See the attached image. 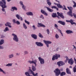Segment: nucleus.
<instances>
[{"instance_id": "obj_7", "label": "nucleus", "mask_w": 76, "mask_h": 76, "mask_svg": "<svg viewBox=\"0 0 76 76\" xmlns=\"http://www.w3.org/2000/svg\"><path fill=\"white\" fill-rule=\"evenodd\" d=\"M28 62L29 63H30V64H32V63H34V64L35 65V66H37V60L35 59L34 61H29Z\"/></svg>"}, {"instance_id": "obj_55", "label": "nucleus", "mask_w": 76, "mask_h": 76, "mask_svg": "<svg viewBox=\"0 0 76 76\" xmlns=\"http://www.w3.org/2000/svg\"><path fill=\"white\" fill-rule=\"evenodd\" d=\"M58 31L59 32H60V33H61V30H60V29H58Z\"/></svg>"}, {"instance_id": "obj_17", "label": "nucleus", "mask_w": 76, "mask_h": 76, "mask_svg": "<svg viewBox=\"0 0 76 76\" xmlns=\"http://www.w3.org/2000/svg\"><path fill=\"white\" fill-rule=\"evenodd\" d=\"M31 37L34 39H37V35H36V34H32L31 35Z\"/></svg>"}, {"instance_id": "obj_38", "label": "nucleus", "mask_w": 76, "mask_h": 76, "mask_svg": "<svg viewBox=\"0 0 76 76\" xmlns=\"http://www.w3.org/2000/svg\"><path fill=\"white\" fill-rule=\"evenodd\" d=\"M38 36H39V37H40V38H43V36H42V34H41V33H39Z\"/></svg>"}, {"instance_id": "obj_52", "label": "nucleus", "mask_w": 76, "mask_h": 76, "mask_svg": "<svg viewBox=\"0 0 76 76\" xmlns=\"http://www.w3.org/2000/svg\"><path fill=\"white\" fill-rule=\"evenodd\" d=\"M66 61H65V62H67V61L69 60V58H68L67 57H66Z\"/></svg>"}, {"instance_id": "obj_8", "label": "nucleus", "mask_w": 76, "mask_h": 76, "mask_svg": "<svg viewBox=\"0 0 76 76\" xmlns=\"http://www.w3.org/2000/svg\"><path fill=\"white\" fill-rule=\"evenodd\" d=\"M57 63L58 66L59 67L61 66H63V65H64V64H65L64 62L62 61H59Z\"/></svg>"}, {"instance_id": "obj_28", "label": "nucleus", "mask_w": 76, "mask_h": 76, "mask_svg": "<svg viewBox=\"0 0 76 76\" xmlns=\"http://www.w3.org/2000/svg\"><path fill=\"white\" fill-rule=\"evenodd\" d=\"M46 1L47 2L49 6H50L51 4V3L50 2V1L49 0H46Z\"/></svg>"}, {"instance_id": "obj_31", "label": "nucleus", "mask_w": 76, "mask_h": 76, "mask_svg": "<svg viewBox=\"0 0 76 76\" xmlns=\"http://www.w3.org/2000/svg\"><path fill=\"white\" fill-rule=\"evenodd\" d=\"M32 69L33 71H35V70H36V67L34 66V65H33L32 66Z\"/></svg>"}, {"instance_id": "obj_15", "label": "nucleus", "mask_w": 76, "mask_h": 76, "mask_svg": "<svg viewBox=\"0 0 76 76\" xmlns=\"http://www.w3.org/2000/svg\"><path fill=\"white\" fill-rule=\"evenodd\" d=\"M68 63L70 64V65H72L73 64V60L72 59H70L68 60Z\"/></svg>"}, {"instance_id": "obj_2", "label": "nucleus", "mask_w": 76, "mask_h": 76, "mask_svg": "<svg viewBox=\"0 0 76 76\" xmlns=\"http://www.w3.org/2000/svg\"><path fill=\"white\" fill-rule=\"evenodd\" d=\"M60 57V55L59 54H56L53 56L52 60L53 61L55 60H58V58Z\"/></svg>"}, {"instance_id": "obj_41", "label": "nucleus", "mask_w": 76, "mask_h": 76, "mask_svg": "<svg viewBox=\"0 0 76 76\" xmlns=\"http://www.w3.org/2000/svg\"><path fill=\"white\" fill-rule=\"evenodd\" d=\"M55 38H56V39H58L59 38V36H58V35L57 34H56L55 35Z\"/></svg>"}, {"instance_id": "obj_25", "label": "nucleus", "mask_w": 76, "mask_h": 76, "mask_svg": "<svg viewBox=\"0 0 76 76\" xmlns=\"http://www.w3.org/2000/svg\"><path fill=\"white\" fill-rule=\"evenodd\" d=\"M26 15L28 16H33V13L31 12H28L26 13Z\"/></svg>"}, {"instance_id": "obj_9", "label": "nucleus", "mask_w": 76, "mask_h": 76, "mask_svg": "<svg viewBox=\"0 0 76 76\" xmlns=\"http://www.w3.org/2000/svg\"><path fill=\"white\" fill-rule=\"evenodd\" d=\"M57 14L58 16L61 17V18H62V19H64V16L63 15V13L61 12L59 13V12H57Z\"/></svg>"}, {"instance_id": "obj_26", "label": "nucleus", "mask_w": 76, "mask_h": 76, "mask_svg": "<svg viewBox=\"0 0 76 76\" xmlns=\"http://www.w3.org/2000/svg\"><path fill=\"white\" fill-rule=\"evenodd\" d=\"M20 4L21 6L22 5V8L24 9V10H25V6H24V5H23V2L22 1H20Z\"/></svg>"}, {"instance_id": "obj_37", "label": "nucleus", "mask_w": 76, "mask_h": 76, "mask_svg": "<svg viewBox=\"0 0 76 76\" xmlns=\"http://www.w3.org/2000/svg\"><path fill=\"white\" fill-rule=\"evenodd\" d=\"M0 72H2L3 73H4V74H6V72H4V71H3V70L2 69H1V68H0Z\"/></svg>"}, {"instance_id": "obj_11", "label": "nucleus", "mask_w": 76, "mask_h": 76, "mask_svg": "<svg viewBox=\"0 0 76 76\" xmlns=\"http://www.w3.org/2000/svg\"><path fill=\"white\" fill-rule=\"evenodd\" d=\"M39 60L40 61V64H44V60L41 57H39L38 58Z\"/></svg>"}, {"instance_id": "obj_22", "label": "nucleus", "mask_w": 76, "mask_h": 76, "mask_svg": "<svg viewBox=\"0 0 76 76\" xmlns=\"http://www.w3.org/2000/svg\"><path fill=\"white\" fill-rule=\"evenodd\" d=\"M67 15H68L69 16L73 17V15H72V11H70L67 12Z\"/></svg>"}, {"instance_id": "obj_51", "label": "nucleus", "mask_w": 76, "mask_h": 76, "mask_svg": "<svg viewBox=\"0 0 76 76\" xmlns=\"http://www.w3.org/2000/svg\"><path fill=\"white\" fill-rule=\"evenodd\" d=\"M24 54H27L28 53V52L27 51H25L24 52Z\"/></svg>"}, {"instance_id": "obj_59", "label": "nucleus", "mask_w": 76, "mask_h": 76, "mask_svg": "<svg viewBox=\"0 0 76 76\" xmlns=\"http://www.w3.org/2000/svg\"><path fill=\"white\" fill-rule=\"evenodd\" d=\"M56 10H57L58 11V8H56Z\"/></svg>"}, {"instance_id": "obj_14", "label": "nucleus", "mask_w": 76, "mask_h": 76, "mask_svg": "<svg viewBox=\"0 0 76 76\" xmlns=\"http://www.w3.org/2000/svg\"><path fill=\"white\" fill-rule=\"evenodd\" d=\"M38 26H37L38 27H43V28H45V26L42 23H38Z\"/></svg>"}, {"instance_id": "obj_19", "label": "nucleus", "mask_w": 76, "mask_h": 76, "mask_svg": "<svg viewBox=\"0 0 76 76\" xmlns=\"http://www.w3.org/2000/svg\"><path fill=\"white\" fill-rule=\"evenodd\" d=\"M58 22L59 23L61 24V25H62L64 26L65 25V22L59 20L58 21Z\"/></svg>"}, {"instance_id": "obj_56", "label": "nucleus", "mask_w": 76, "mask_h": 76, "mask_svg": "<svg viewBox=\"0 0 76 76\" xmlns=\"http://www.w3.org/2000/svg\"><path fill=\"white\" fill-rule=\"evenodd\" d=\"M54 4H55V5H57V4H56V3H54Z\"/></svg>"}, {"instance_id": "obj_44", "label": "nucleus", "mask_w": 76, "mask_h": 76, "mask_svg": "<svg viewBox=\"0 0 76 76\" xmlns=\"http://www.w3.org/2000/svg\"><path fill=\"white\" fill-rule=\"evenodd\" d=\"M25 23H27V24H28V25H29V22L27 21L26 20H25Z\"/></svg>"}, {"instance_id": "obj_49", "label": "nucleus", "mask_w": 76, "mask_h": 76, "mask_svg": "<svg viewBox=\"0 0 76 76\" xmlns=\"http://www.w3.org/2000/svg\"><path fill=\"white\" fill-rule=\"evenodd\" d=\"M73 15L74 16V18H75V19H76V14L73 13Z\"/></svg>"}, {"instance_id": "obj_27", "label": "nucleus", "mask_w": 76, "mask_h": 76, "mask_svg": "<svg viewBox=\"0 0 76 76\" xmlns=\"http://www.w3.org/2000/svg\"><path fill=\"white\" fill-rule=\"evenodd\" d=\"M57 6L58 7V8H60L61 9H62V8L63 7V6H62V5H61L59 4H57Z\"/></svg>"}, {"instance_id": "obj_64", "label": "nucleus", "mask_w": 76, "mask_h": 76, "mask_svg": "<svg viewBox=\"0 0 76 76\" xmlns=\"http://www.w3.org/2000/svg\"><path fill=\"white\" fill-rule=\"evenodd\" d=\"M57 2H58V3H60V1H57Z\"/></svg>"}, {"instance_id": "obj_54", "label": "nucleus", "mask_w": 76, "mask_h": 76, "mask_svg": "<svg viewBox=\"0 0 76 76\" xmlns=\"http://www.w3.org/2000/svg\"><path fill=\"white\" fill-rule=\"evenodd\" d=\"M55 26L56 27V28H57L58 27V26L56 24H55Z\"/></svg>"}, {"instance_id": "obj_16", "label": "nucleus", "mask_w": 76, "mask_h": 76, "mask_svg": "<svg viewBox=\"0 0 76 76\" xmlns=\"http://www.w3.org/2000/svg\"><path fill=\"white\" fill-rule=\"evenodd\" d=\"M45 8L46 7V8L47 10H48V11H49V12H51V13L53 12V9H50V8L47 7H45Z\"/></svg>"}, {"instance_id": "obj_32", "label": "nucleus", "mask_w": 76, "mask_h": 76, "mask_svg": "<svg viewBox=\"0 0 76 76\" xmlns=\"http://www.w3.org/2000/svg\"><path fill=\"white\" fill-rule=\"evenodd\" d=\"M4 43V39H2L0 41V45H2Z\"/></svg>"}, {"instance_id": "obj_29", "label": "nucleus", "mask_w": 76, "mask_h": 76, "mask_svg": "<svg viewBox=\"0 0 76 76\" xmlns=\"http://www.w3.org/2000/svg\"><path fill=\"white\" fill-rule=\"evenodd\" d=\"M12 9L13 10H11L12 11H14L15 10H18V9H17V8H16V7H12Z\"/></svg>"}, {"instance_id": "obj_1", "label": "nucleus", "mask_w": 76, "mask_h": 76, "mask_svg": "<svg viewBox=\"0 0 76 76\" xmlns=\"http://www.w3.org/2000/svg\"><path fill=\"white\" fill-rule=\"evenodd\" d=\"M1 0L3 3L1 1H0V6L2 8V11H3V12H4V14H5L6 13V11H5V9H4V8L7 7V6L6 5V1H5L4 0Z\"/></svg>"}, {"instance_id": "obj_23", "label": "nucleus", "mask_w": 76, "mask_h": 76, "mask_svg": "<svg viewBox=\"0 0 76 76\" xmlns=\"http://www.w3.org/2000/svg\"><path fill=\"white\" fill-rule=\"evenodd\" d=\"M66 32L67 34H72V33H73V31L70 30H67L66 31Z\"/></svg>"}, {"instance_id": "obj_40", "label": "nucleus", "mask_w": 76, "mask_h": 76, "mask_svg": "<svg viewBox=\"0 0 76 76\" xmlns=\"http://www.w3.org/2000/svg\"><path fill=\"white\" fill-rule=\"evenodd\" d=\"M73 1V3L74 4V5L73 6V7L75 8V7H76V2H75V1Z\"/></svg>"}, {"instance_id": "obj_3", "label": "nucleus", "mask_w": 76, "mask_h": 76, "mask_svg": "<svg viewBox=\"0 0 76 76\" xmlns=\"http://www.w3.org/2000/svg\"><path fill=\"white\" fill-rule=\"evenodd\" d=\"M28 72H29V73L30 74H32L33 76H38V73H36V74L34 73V72L31 69V67H29V69L28 70Z\"/></svg>"}, {"instance_id": "obj_62", "label": "nucleus", "mask_w": 76, "mask_h": 76, "mask_svg": "<svg viewBox=\"0 0 76 76\" xmlns=\"http://www.w3.org/2000/svg\"><path fill=\"white\" fill-rule=\"evenodd\" d=\"M61 34L62 36H63V33H61Z\"/></svg>"}, {"instance_id": "obj_33", "label": "nucleus", "mask_w": 76, "mask_h": 76, "mask_svg": "<svg viewBox=\"0 0 76 76\" xmlns=\"http://www.w3.org/2000/svg\"><path fill=\"white\" fill-rule=\"evenodd\" d=\"M67 8L69 10V11H72V10H73V8L71 7H67Z\"/></svg>"}, {"instance_id": "obj_61", "label": "nucleus", "mask_w": 76, "mask_h": 76, "mask_svg": "<svg viewBox=\"0 0 76 76\" xmlns=\"http://www.w3.org/2000/svg\"><path fill=\"white\" fill-rule=\"evenodd\" d=\"M7 0V1H8V2H9V1H10L11 0Z\"/></svg>"}, {"instance_id": "obj_10", "label": "nucleus", "mask_w": 76, "mask_h": 76, "mask_svg": "<svg viewBox=\"0 0 76 76\" xmlns=\"http://www.w3.org/2000/svg\"><path fill=\"white\" fill-rule=\"evenodd\" d=\"M66 21L67 22H70V23H71V25L75 24V26L76 25V23L74 22L72 19H71L70 20H66Z\"/></svg>"}, {"instance_id": "obj_42", "label": "nucleus", "mask_w": 76, "mask_h": 76, "mask_svg": "<svg viewBox=\"0 0 76 76\" xmlns=\"http://www.w3.org/2000/svg\"><path fill=\"white\" fill-rule=\"evenodd\" d=\"M73 70L74 73L76 72V67H74L73 69Z\"/></svg>"}, {"instance_id": "obj_12", "label": "nucleus", "mask_w": 76, "mask_h": 76, "mask_svg": "<svg viewBox=\"0 0 76 76\" xmlns=\"http://www.w3.org/2000/svg\"><path fill=\"white\" fill-rule=\"evenodd\" d=\"M36 44L37 46H39V47H42L43 45L42 43L41 42H36Z\"/></svg>"}, {"instance_id": "obj_18", "label": "nucleus", "mask_w": 76, "mask_h": 76, "mask_svg": "<svg viewBox=\"0 0 76 76\" xmlns=\"http://www.w3.org/2000/svg\"><path fill=\"white\" fill-rule=\"evenodd\" d=\"M41 12L43 14H44L45 16H48V14H47V13L45 12V11L44 10H41Z\"/></svg>"}, {"instance_id": "obj_6", "label": "nucleus", "mask_w": 76, "mask_h": 76, "mask_svg": "<svg viewBox=\"0 0 76 76\" xmlns=\"http://www.w3.org/2000/svg\"><path fill=\"white\" fill-rule=\"evenodd\" d=\"M43 42L46 45L47 47H49V44H51L52 42H50V41H46L44 40H43Z\"/></svg>"}, {"instance_id": "obj_45", "label": "nucleus", "mask_w": 76, "mask_h": 76, "mask_svg": "<svg viewBox=\"0 0 76 76\" xmlns=\"http://www.w3.org/2000/svg\"><path fill=\"white\" fill-rule=\"evenodd\" d=\"M52 9H57V7L56 6H52L51 7Z\"/></svg>"}, {"instance_id": "obj_63", "label": "nucleus", "mask_w": 76, "mask_h": 76, "mask_svg": "<svg viewBox=\"0 0 76 76\" xmlns=\"http://www.w3.org/2000/svg\"><path fill=\"white\" fill-rule=\"evenodd\" d=\"M69 67L70 68H71V69H72V66H69Z\"/></svg>"}, {"instance_id": "obj_36", "label": "nucleus", "mask_w": 76, "mask_h": 76, "mask_svg": "<svg viewBox=\"0 0 76 76\" xmlns=\"http://www.w3.org/2000/svg\"><path fill=\"white\" fill-rule=\"evenodd\" d=\"M23 26L25 29H27V26H26L25 23H23Z\"/></svg>"}, {"instance_id": "obj_50", "label": "nucleus", "mask_w": 76, "mask_h": 76, "mask_svg": "<svg viewBox=\"0 0 76 76\" xmlns=\"http://www.w3.org/2000/svg\"><path fill=\"white\" fill-rule=\"evenodd\" d=\"M32 27L33 28V29L34 30H35V29H37V28L35 27V26L34 25Z\"/></svg>"}, {"instance_id": "obj_47", "label": "nucleus", "mask_w": 76, "mask_h": 76, "mask_svg": "<svg viewBox=\"0 0 76 76\" xmlns=\"http://www.w3.org/2000/svg\"><path fill=\"white\" fill-rule=\"evenodd\" d=\"M47 32L48 34H50V31H49V29H47Z\"/></svg>"}, {"instance_id": "obj_57", "label": "nucleus", "mask_w": 76, "mask_h": 76, "mask_svg": "<svg viewBox=\"0 0 76 76\" xmlns=\"http://www.w3.org/2000/svg\"><path fill=\"white\" fill-rule=\"evenodd\" d=\"M59 49V48H56V51H58V50Z\"/></svg>"}, {"instance_id": "obj_58", "label": "nucleus", "mask_w": 76, "mask_h": 76, "mask_svg": "<svg viewBox=\"0 0 76 76\" xmlns=\"http://www.w3.org/2000/svg\"><path fill=\"white\" fill-rule=\"evenodd\" d=\"M57 18H58L59 19H60V18L59 16H57Z\"/></svg>"}, {"instance_id": "obj_53", "label": "nucleus", "mask_w": 76, "mask_h": 76, "mask_svg": "<svg viewBox=\"0 0 76 76\" xmlns=\"http://www.w3.org/2000/svg\"><path fill=\"white\" fill-rule=\"evenodd\" d=\"M4 48H3V47L1 46H0V49H3Z\"/></svg>"}, {"instance_id": "obj_34", "label": "nucleus", "mask_w": 76, "mask_h": 76, "mask_svg": "<svg viewBox=\"0 0 76 76\" xmlns=\"http://www.w3.org/2000/svg\"><path fill=\"white\" fill-rule=\"evenodd\" d=\"M66 75V72H62L60 74L61 76H64V75Z\"/></svg>"}, {"instance_id": "obj_30", "label": "nucleus", "mask_w": 76, "mask_h": 76, "mask_svg": "<svg viewBox=\"0 0 76 76\" xmlns=\"http://www.w3.org/2000/svg\"><path fill=\"white\" fill-rule=\"evenodd\" d=\"M52 16L53 18H56V17H57V14L56 13H53Z\"/></svg>"}, {"instance_id": "obj_13", "label": "nucleus", "mask_w": 76, "mask_h": 76, "mask_svg": "<svg viewBox=\"0 0 76 76\" xmlns=\"http://www.w3.org/2000/svg\"><path fill=\"white\" fill-rule=\"evenodd\" d=\"M16 17L18 19H20V20L21 21H22L23 20V18H22V17H20V15L18 14H16Z\"/></svg>"}, {"instance_id": "obj_5", "label": "nucleus", "mask_w": 76, "mask_h": 76, "mask_svg": "<svg viewBox=\"0 0 76 76\" xmlns=\"http://www.w3.org/2000/svg\"><path fill=\"white\" fill-rule=\"evenodd\" d=\"M12 36H13L14 37L13 38V40L15 41H16V42H18L19 39H18L17 35L14 34H12Z\"/></svg>"}, {"instance_id": "obj_48", "label": "nucleus", "mask_w": 76, "mask_h": 76, "mask_svg": "<svg viewBox=\"0 0 76 76\" xmlns=\"http://www.w3.org/2000/svg\"><path fill=\"white\" fill-rule=\"evenodd\" d=\"M40 18H42V19H44V16H43V15H41Z\"/></svg>"}, {"instance_id": "obj_46", "label": "nucleus", "mask_w": 76, "mask_h": 76, "mask_svg": "<svg viewBox=\"0 0 76 76\" xmlns=\"http://www.w3.org/2000/svg\"><path fill=\"white\" fill-rule=\"evenodd\" d=\"M63 6H64V8L63 9V10H67V9L66 7V6H65V5H64Z\"/></svg>"}, {"instance_id": "obj_21", "label": "nucleus", "mask_w": 76, "mask_h": 76, "mask_svg": "<svg viewBox=\"0 0 76 76\" xmlns=\"http://www.w3.org/2000/svg\"><path fill=\"white\" fill-rule=\"evenodd\" d=\"M66 72L67 74L71 75V72L70 70V69H69L68 68H67L66 69Z\"/></svg>"}, {"instance_id": "obj_4", "label": "nucleus", "mask_w": 76, "mask_h": 76, "mask_svg": "<svg viewBox=\"0 0 76 76\" xmlns=\"http://www.w3.org/2000/svg\"><path fill=\"white\" fill-rule=\"evenodd\" d=\"M54 72L55 73L56 76H58L61 72L60 70L58 68L56 69V70L54 71Z\"/></svg>"}, {"instance_id": "obj_60", "label": "nucleus", "mask_w": 76, "mask_h": 76, "mask_svg": "<svg viewBox=\"0 0 76 76\" xmlns=\"http://www.w3.org/2000/svg\"><path fill=\"white\" fill-rule=\"evenodd\" d=\"M17 56H19V54L17 53Z\"/></svg>"}, {"instance_id": "obj_24", "label": "nucleus", "mask_w": 76, "mask_h": 76, "mask_svg": "<svg viewBox=\"0 0 76 76\" xmlns=\"http://www.w3.org/2000/svg\"><path fill=\"white\" fill-rule=\"evenodd\" d=\"M10 23L9 22H7V23L5 24V25L6 26H8L10 28H11L12 26H10Z\"/></svg>"}, {"instance_id": "obj_35", "label": "nucleus", "mask_w": 76, "mask_h": 76, "mask_svg": "<svg viewBox=\"0 0 76 76\" xmlns=\"http://www.w3.org/2000/svg\"><path fill=\"white\" fill-rule=\"evenodd\" d=\"M9 31V29L7 27H6L5 29L4 30V32H6V31Z\"/></svg>"}, {"instance_id": "obj_20", "label": "nucleus", "mask_w": 76, "mask_h": 76, "mask_svg": "<svg viewBox=\"0 0 76 76\" xmlns=\"http://www.w3.org/2000/svg\"><path fill=\"white\" fill-rule=\"evenodd\" d=\"M12 22L14 23H17V25H20V22L18 21H16L15 19H14L12 20Z\"/></svg>"}, {"instance_id": "obj_39", "label": "nucleus", "mask_w": 76, "mask_h": 76, "mask_svg": "<svg viewBox=\"0 0 76 76\" xmlns=\"http://www.w3.org/2000/svg\"><path fill=\"white\" fill-rule=\"evenodd\" d=\"M13 54H12L10 55L9 56V58H12V57H13Z\"/></svg>"}, {"instance_id": "obj_43", "label": "nucleus", "mask_w": 76, "mask_h": 76, "mask_svg": "<svg viewBox=\"0 0 76 76\" xmlns=\"http://www.w3.org/2000/svg\"><path fill=\"white\" fill-rule=\"evenodd\" d=\"M12 64H7L6 66H12Z\"/></svg>"}]
</instances>
